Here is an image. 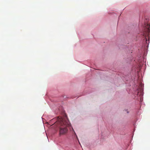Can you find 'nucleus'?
I'll return each mask as SVG.
<instances>
[{
	"instance_id": "f257e3e1",
	"label": "nucleus",
	"mask_w": 150,
	"mask_h": 150,
	"mask_svg": "<svg viewBox=\"0 0 150 150\" xmlns=\"http://www.w3.org/2000/svg\"><path fill=\"white\" fill-rule=\"evenodd\" d=\"M57 122V124L59 126V135H64L66 134L68 130L67 127L70 125L68 120L66 117L63 118L58 117Z\"/></svg>"
},
{
	"instance_id": "f03ea898",
	"label": "nucleus",
	"mask_w": 150,
	"mask_h": 150,
	"mask_svg": "<svg viewBox=\"0 0 150 150\" xmlns=\"http://www.w3.org/2000/svg\"><path fill=\"white\" fill-rule=\"evenodd\" d=\"M150 34V28L148 25H147V27L145 29V32L144 33L143 36H144L145 38L146 42L147 43V39L149 38V35Z\"/></svg>"
}]
</instances>
